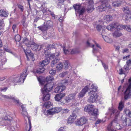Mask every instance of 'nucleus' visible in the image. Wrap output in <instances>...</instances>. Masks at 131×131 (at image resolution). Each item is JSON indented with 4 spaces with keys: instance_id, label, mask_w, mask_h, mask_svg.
I'll list each match as a JSON object with an SVG mask.
<instances>
[{
    "instance_id": "f257e3e1",
    "label": "nucleus",
    "mask_w": 131,
    "mask_h": 131,
    "mask_svg": "<svg viewBox=\"0 0 131 131\" xmlns=\"http://www.w3.org/2000/svg\"><path fill=\"white\" fill-rule=\"evenodd\" d=\"M109 110L112 113L111 114V116H112L113 114L115 115V119L108 125L107 129L108 131H116L113 129V127L117 125V119L118 115L119 113V111L113 108L112 107L109 108Z\"/></svg>"
},
{
    "instance_id": "f03ea898",
    "label": "nucleus",
    "mask_w": 131,
    "mask_h": 131,
    "mask_svg": "<svg viewBox=\"0 0 131 131\" xmlns=\"http://www.w3.org/2000/svg\"><path fill=\"white\" fill-rule=\"evenodd\" d=\"M50 62L49 59H46L42 62H40L39 64V68L37 70L36 72L39 74L43 73L45 70L44 67L45 65H48Z\"/></svg>"
},
{
    "instance_id": "7ed1b4c3",
    "label": "nucleus",
    "mask_w": 131,
    "mask_h": 131,
    "mask_svg": "<svg viewBox=\"0 0 131 131\" xmlns=\"http://www.w3.org/2000/svg\"><path fill=\"white\" fill-rule=\"evenodd\" d=\"M60 55V52L58 51L56 53L51 54L49 57L50 59H54L52 60L51 62V66L52 67H53L59 61V60L57 59L56 57H57Z\"/></svg>"
},
{
    "instance_id": "20e7f679",
    "label": "nucleus",
    "mask_w": 131,
    "mask_h": 131,
    "mask_svg": "<svg viewBox=\"0 0 131 131\" xmlns=\"http://www.w3.org/2000/svg\"><path fill=\"white\" fill-rule=\"evenodd\" d=\"M82 4H81V5L74 4L73 6L76 11L79 12L80 15H82L85 12V10H86V6H84Z\"/></svg>"
},
{
    "instance_id": "39448f33",
    "label": "nucleus",
    "mask_w": 131,
    "mask_h": 131,
    "mask_svg": "<svg viewBox=\"0 0 131 131\" xmlns=\"http://www.w3.org/2000/svg\"><path fill=\"white\" fill-rule=\"evenodd\" d=\"M124 26H125V25L123 26L122 25H119L115 23H113L110 24L107 26V28L108 30H112L116 27V29L118 30H122L123 28L125 29V28H124Z\"/></svg>"
},
{
    "instance_id": "423d86ee",
    "label": "nucleus",
    "mask_w": 131,
    "mask_h": 131,
    "mask_svg": "<svg viewBox=\"0 0 131 131\" xmlns=\"http://www.w3.org/2000/svg\"><path fill=\"white\" fill-rule=\"evenodd\" d=\"M131 79L129 80L128 84V87L126 89L124 93V98L127 99L130 98H131Z\"/></svg>"
},
{
    "instance_id": "0eeeda50",
    "label": "nucleus",
    "mask_w": 131,
    "mask_h": 131,
    "mask_svg": "<svg viewBox=\"0 0 131 131\" xmlns=\"http://www.w3.org/2000/svg\"><path fill=\"white\" fill-rule=\"evenodd\" d=\"M89 94L90 96L88 100L89 102L93 103L97 101L98 95L95 92H93V90L91 91Z\"/></svg>"
},
{
    "instance_id": "6e6552de",
    "label": "nucleus",
    "mask_w": 131,
    "mask_h": 131,
    "mask_svg": "<svg viewBox=\"0 0 131 131\" xmlns=\"http://www.w3.org/2000/svg\"><path fill=\"white\" fill-rule=\"evenodd\" d=\"M27 70V68H25L24 69L23 71V72L21 74V75L20 78L17 77L15 78L14 79V82L15 83H18L22 81L23 82V83L27 75V73L26 72Z\"/></svg>"
},
{
    "instance_id": "1a4fd4ad",
    "label": "nucleus",
    "mask_w": 131,
    "mask_h": 131,
    "mask_svg": "<svg viewBox=\"0 0 131 131\" xmlns=\"http://www.w3.org/2000/svg\"><path fill=\"white\" fill-rule=\"evenodd\" d=\"M21 114L23 115L25 118H26L28 120V122L29 123V125L28 126L27 125L26 126L25 128V129L26 130V131H30L31 126L30 121L27 112L25 110V111H22Z\"/></svg>"
},
{
    "instance_id": "9d476101",
    "label": "nucleus",
    "mask_w": 131,
    "mask_h": 131,
    "mask_svg": "<svg viewBox=\"0 0 131 131\" xmlns=\"http://www.w3.org/2000/svg\"><path fill=\"white\" fill-rule=\"evenodd\" d=\"M62 110V108L61 107H56L48 110L47 112L48 114L52 115L60 112Z\"/></svg>"
},
{
    "instance_id": "9b49d317",
    "label": "nucleus",
    "mask_w": 131,
    "mask_h": 131,
    "mask_svg": "<svg viewBox=\"0 0 131 131\" xmlns=\"http://www.w3.org/2000/svg\"><path fill=\"white\" fill-rule=\"evenodd\" d=\"M98 110L97 109L93 110L89 113L91 116V117L90 119L92 120H94L95 119L97 115Z\"/></svg>"
},
{
    "instance_id": "f8f14e48",
    "label": "nucleus",
    "mask_w": 131,
    "mask_h": 131,
    "mask_svg": "<svg viewBox=\"0 0 131 131\" xmlns=\"http://www.w3.org/2000/svg\"><path fill=\"white\" fill-rule=\"evenodd\" d=\"M23 43L25 44L27 46L29 47L32 46L35 44V42L32 40L29 41L26 38L23 39Z\"/></svg>"
},
{
    "instance_id": "ddd939ff",
    "label": "nucleus",
    "mask_w": 131,
    "mask_h": 131,
    "mask_svg": "<svg viewBox=\"0 0 131 131\" xmlns=\"http://www.w3.org/2000/svg\"><path fill=\"white\" fill-rule=\"evenodd\" d=\"M110 4H104L102 3V4L101 5L98 6L96 8V9L98 11L102 12L105 10L106 8L110 7Z\"/></svg>"
},
{
    "instance_id": "4468645a",
    "label": "nucleus",
    "mask_w": 131,
    "mask_h": 131,
    "mask_svg": "<svg viewBox=\"0 0 131 131\" xmlns=\"http://www.w3.org/2000/svg\"><path fill=\"white\" fill-rule=\"evenodd\" d=\"M42 93L43 94V101H45L48 100L50 99V94L49 92L46 90H41Z\"/></svg>"
},
{
    "instance_id": "2eb2a0df",
    "label": "nucleus",
    "mask_w": 131,
    "mask_h": 131,
    "mask_svg": "<svg viewBox=\"0 0 131 131\" xmlns=\"http://www.w3.org/2000/svg\"><path fill=\"white\" fill-rule=\"evenodd\" d=\"M77 115L75 112H73L70 115L68 120L69 123H73L76 118Z\"/></svg>"
},
{
    "instance_id": "dca6fc26",
    "label": "nucleus",
    "mask_w": 131,
    "mask_h": 131,
    "mask_svg": "<svg viewBox=\"0 0 131 131\" xmlns=\"http://www.w3.org/2000/svg\"><path fill=\"white\" fill-rule=\"evenodd\" d=\"M53 86L52 84L49 83L48 84L46 83V84L44 85L43 88L41 90H46L47 91V92H49V91L53 88Z\"/></svg>"
},
{
    "instance_id": "f3484780",
    "label": "nucleus",
    "mask_w": 131,
    "mask_h": 131,
    "mask_svg": "<svg viewBox=\"0 0 131 131\" xmlns=\"http://www.w3.org/2000/svg\"><path fill=\"white\" fill-rule=\"evenodd\" d=\"M75 95L76 94L75 93L71 94L68 95L66 97V100L67 103L69 102L71 100L74 99Z\"/></svg>"
},
{
    "instance_id": "a211bd4d",
    "label": "nucleus",
    "mask_w": 131,
    "mask_h": 131,
    "mask_svg": "<svg viewBox=\"0 0 131 131\" xmlns=\"http://www.w3.org/2000/svg\"><path fill=\"white\" fill-rule=\"evenodd\" d=\"M88 87L86 86L82 90L81 92L79 93L78 97L79 98L82 97L84 96L86 92L88 89Z\"/></svg>"
},
{
    "instance_id": "6ab92c4d",
    "label": "nucleus",
    "mask_w": 131,
    "mask_h": 131,
    "mask_svg": "<svg viewBox=\"0 0 131 131\" xmlns=\"http://www.w3.org/2000/svg\"><path fill=\"white\" fill-rule=\"evenodd\" d=\"M63 50L64 53L65 54H74L76 53V52L75 49H73L72 50L66 49L65 47H63Z\"/></svg>"
},
{
    "instance_id": "aec40b11",
    "label": "nucleus",
    "mask_w": 131,
    "mask_h": 131,
    "mask_svg": "<svg viewBox=\"0 0 131 131\" xmlns=\"http://www.w3.org/2000/svg\"><path fill=\"white\" fill-rule=\"evenodd\" d=\"M65 87L63 85L58 86L54 89V92L55 93H60L65 89Z\"/></svg>"
},
{
    "instance_id": "412c9836",
    "label": "nucleus",
    "mask_w": 131,
    "mask_h": 131,
    "mask_svg": "<svg viewBox=\"0 0 131 131\" xmlns=\"http://www.w3.org/2000/svg\"><path fill=\"white\" fill-rule=\"evenodd\" d=\"M38 80L39 81L40 83L42 85L44 84V83H47V82L49 81H52L53 80V78L52 76H48L47 77L46 79V82L45 81H40L39 79L38 78Z\"/></svg>"
},
{
    "instance_id": "4be33fe9",
    "label": "nucleus",
    "mask_w": 131,
    "mask_h": 131,
    "mask_svg": "<svg viewBox=\"0 0 131 131\" xmlns=\"http://www.w3.org/2000/svg\"><path fill=\"white\" fill-rule=\"evenodd\" d=\"M86 44L88 46H90L93 48V53H95L99 51V48H96V47H94V45H91L90 43L88 41L87 42Z\"/></svg>"
},
{
    "instance_id": "5701e85b",
    "label": "nucleus",
    "mask_w": 131,
    "mask_h": 131,
    "mask_svg": "<svg viewBox=\"0 0 131 131\" xmlns=\"http://www.w3.org/2000/svg\"><path fill=\"white\" fill-rule=\"evenodd\" d=\"M32 49L35 51H39L41 49V46H40L38 45L35 43V44L31 46Z\"/></svg>"
},
{
    "instance_id": "b1692460",
    "label": "nucleus",
    "mask_w": 131,
    "mask_h": 131,
    "mask_svg": "<svg viewBox=\"0 0 131 131\" xmlns=\"http://www.w3.org/2000/svg\"><path fill=\"white\" fill-rule=\"evenodd\" d=\"M65 94H57L55 96L54 98L56 101H60L62 97L65 96Z\"/></svg>"
},
{
    "instance_id": "393cba45",
    "label": "nucleus",
    "mask_w": 131,
    "mask_h": 131,
    "mask_svg": "<svg viewBox=\"0 0 131 131\" xmlns=\"http://www.w3.org/2000/svg\"><path fill=\"white\" fill-rule=\"evenodd\" d=\"M93 105H92L86 106L84 108V111L89 113L90 112V111H91L93 110Z\"/></svg>"
},
{
    "instance_id": "a878e982",
    "label": "nucleus",
    "mask_w": 131,
    "mask_h": 131,
    "mask_svg": "<svg viewBox=\"0 0 131 131\" xmlns=\"http://www.w3.org/2000/svg\"><path fill=\"white\" fill-rule=\"evenodd\" d=\"M112 3V5L114 7H117L121 5L122 1H117L115 0Z\"/></svg>"
},
{
    "instance_id": "bb28decb",
    "label": "nucleus",
    "mask_w": 131,
    "mask_h": 131,
    "mask_svg": "<svg viewBox=\"0 0 131 131\" xmlns=\"http://www.w3.org/2000/svg\"><path fill=\"white\" fill-rule=\"evenodd\" d=\"M89 3H88V4H89L90 5L88 6V8H85V9L87 10L88 12L93 10V7L92 5L93 3V0H90L89 1Z\"/></svg>"
},
{
    "instance_id": "cd10ccee",
    "label": "nucleus",
    "mask_w": 131,
    "mask_h": 131,
    "mask_svg": "<svg viewBox=\"0 0 131 131\" xmlns=\"http://www.w3.org/2000/svg\"><path fill=\"white\" fill-rule=\"evenodd\" d=\"M122 35V33L119 31H115L113 34V36L115 38H117L120 37Z\"/></svg>"
},
{
    "instance_id": "c85d7f7f",
    "label": "nucleus",
    "mask_w": 131,
    "mask_h": 131,
    "mask_svg": "<svg viewBox=\"0 0 131 131\" xmlns=\"http://www.w3.org/2000/svg\"><path fill=\"white\" fill-rule=\"evenodd\" d=\"M8 13L3 9L0 10V15L3 17H6L8 15Z\"/></svg>"
},
{
    "instance_id": "c756f323",
    "label": "nucleus",
    "mask_w": 131,
    "mask_h": 131,
    "mask_svg": "<svg viewBox=\"0 0 131 131\" xmlns=\"http://www.w3.org/2000/svg\"><path fill=\"white\" fill-rule=\"evenodd\" d=\"M131 18V13H125L123 16V19L125 20H128Z\"/></svg>"
},
{
    "instance_id": "7c9ffc66",
    "label": "nucleus",
    "mask_w": 131,
    "mask_h": 131,
    "mask_svg": "<svg viewBox=\"0 0 131 131\" xmlns=\"http://www.w3.org/2000/svg\"><path fill=\"white\" fill-rule=\"evenodd\" d=\"M123 123L126 125H131V120L129 118H125L123 121Z\"/></svg>"
},
{
    "instance_id": "2f4dec72",
    "label": "nucleus",
    "mask_w": 131,
    "mask_h": 131,
    "mask_svg": "<svg viewBox=\"0 0 131 131\" xmlns=\"http://www.w3.org/2000/svg\"><path fill=\"white\" fill-rule=\"evenodd\" d=\"M38 28L41 30L43 31L47 30L48 29L47 26L45 24L42 26H39L38 27Z\"/></svg>"
},
{
    "instance_id": "473e14b6",
    "label": "nucleus",
    "mask_w": 131,
    "mask_h": 131,
    "mask_svg": "<svg viewBox=\"0 0 131 131\" xmlns=\"http://www.w3.org/2000/svg\"><path fill=\"white\" fill-rule=\"evenodd\" d=\"M2 96L3 97L5 98L8 99H12L14 102L17 103H19V101L18 100H16L15 99H14L13 97H12L11 96L5 95H3Z\"/></svg>"
},
{
    "instance_id": "72a5a7b5",
    "label": "nucleus",
    "mask_w": 131,
    "mask_h": 131,
    "mask_svg": "<svg viewBox=\"0 0 131 131\" xmlns=\"http://www.w3.org/2000/svg\"><path fill=\"white\" fill-rule=\"evenodd\" d=\"M102 36L104 40L106 42L109 43H111L112 42V40L111 38H109L106 36H103V35Z\"/></svg>"
},
{
    "instance_id": "f704fd0d",
    "label": "nucleus",
    "mask_w": 131,
    "mask_h": 131,
    "mask_svg": "<svg viewBox=\"0 0 131 131\" xmlns=\"http://www.w3.org/2000/svg\"><path fill=\"white\" fill-rule=\"evenodd\" d=\"M75 125L77 126H81L83 124L81 118L78 119L75 122Z\"/></svg>"
},
{
    "instance_id": "c9c22d12",
    "label": "nucleus",
    "mask_w": 131,
    "mask_h": 131,
    "mask_svg": "<svg viewBox=\"0 0 131 131\" xmlns=\"http://www.w3.org/2000/svg\"><path fill=\"white\" fill-rule=\"evenodd\" d=\"M63 64L61 62H60L57 64L56 67V69L58 71H59L62 69L63 68Z\"/></svg>"
},
{
    "instance_id": "e433bc0d",
    "label": "nucleus",
    "mask_w": 131,
    "mask_h": 131,
    "mask_svg": "<svg viewBox=\"0 0 131 131\" xmlns=\"http://www.w3.org/2000/svg\"><path fill=\"white\" fill-rule=\"evenodd\" d=\"M123 10L125 13L131 14V11L129 10V8L127 7H124L123 9Z\"/></svg>"
},
{
    "instance_id": "4c0bfd02",
    "label": "nucleus",
    "mask_w": 131,
    "mask_h": 131,
    "mask_svg": "<svg viewBox=\"0 0 131 131\" xmlns=\"http://www.w3.org/2000/svg\"><path fill=\"white\" fill-rule=\"evenodd\" d=\"M105 20L106 21H109L112 20V17L110 15H107L105 17Z\"/></svg>"
},
{
    "instance_id": "58836bf2",
    "label": "nucleus",
    "mask_w": 131,
    "mask_h": 131,
    "mask_svg": "<svg viewBox=\"0 0 131 131\" xmlns=\"http://www.w3.org/2000/svg\"><path fill=\"white\" fill-rule=\"evenodd\" d=\"M89 88L90 89H92V90L91 91L93 90V92H95L97 90V87L94 86L93 84H92L91 86H90Z\"/></svg>"
},
{
    "instance_id": "ea45409f",
    "label": "nucleus",
    "mask_w": 131,
    "mask_h": 131,
    "mask_svg": "<svg viewBox=\"0 0 131 131\" xmlns=\"http://www.w3.org/2000/svg\"><path fill=\"white\" fill-rule=\"evenodd\" d=\"M51 105V103L50 102H45L43 105L44 107L46 108H48Z\"/></svg>"
},
{
    "instance_id": "a19ab883",
    "label": "nucleus",
    "mask_w": 131,
    "mask_h": 131,
    "mask_svg": "<svg viewBox=\"0 0 131 131\" xmlns=\"http://www.w3.org/2000/svg\"><path fill=\"white\" fill-rule=\"evenodd\" d=\"M50 48H48L47 47H46V49H45L44 50V53L45 54V55L49 56V57L50 56V55L51 54H50V53L49 51H48V50H50Z\"/></svg>"
},
{
    "instance_id": "79ce46f5",
    "label": "nucleus",
    "mask_w": 131,
    "mask_h": 131,
    "mask_svg": "<svg viewBox=\"0 0 131 131\" xmlns=\"http://www.w3.org/2000/svg\"><path fill=\"white\" fill-rule=\"evenodd\" d=\"M7 59L4 57H2L0 60V63L2 64L3 65L5 63L7 62Z\"/></svg>"
},
{
    "instance_id": "37998d69",
    "label": "nucleus",
    "mask_w": 131,
    "mask_h": 131,
    "mask_svg": "<svg viewBox=\"0 0 131 131\" xmlns=\"http://www.w3.org/2000/svg\"><path fill=\"white\" fill-rule=\"evenodd\" d=\"M24 50L27 58V60H28V56L31 53V52L30 50L28 49H26L25 50V49H24Z\"/></svg>"
},
{
    "instance_id": "c03bdc74",
    "label": "nucleus",
    "mask_w": 131,
    "mask_h": 131,
    "mask_svg": "<svg viewBox=\"0 0 131 131\" xmlns=\"http://www.w3.org/2000/svg\"><path fill=\"white\" fill-rule=\"evenodd\" d=\"M125 29L129 32H131V25H125L124 26Z\"/></svg>"
},
{
    "instance_id": "a18cd8bd",
    "label": "nucleus",
    "mask_w": 131,
    "mask_h": 131,
    "mask_svg": "<svg viewBox=\"0 0 131 131\" xmlns=\"http://www.w3.org/2000/svg\"><path fill=\"white\" fill-rule=\"evenodd\" d=\"M57 44H54L52 45H47L46 46L48 48H50H50H56V46H57Z\"/></svg>"
},
{
    "instance_id": "49530a36",
    "label": "nucleus",
    "mask_w": 131,
    "mask_h": 131,
    "mask_svg": "<svg viewBox=\"0 0 131 131\" xmlns=\"http://www.w3.org/2000/svg\"><path fill=\"white\" fill-rule=\"evenodd\" d=\"M115 0H102V3L105 4H109L108 3L109 2H112L114 1Z\"/></svg>"
},
{
    "instance_id": "de8ad7c7",
    "label": "nucleus",
    "mask_w": 131,
    "mask_h": 131,
    "mask_svg": "<svg viewBox=\"0 0 131 131\" xmlns=\"http://www.w3.org/2000/svg\"><path fill=\"white\" fill-rule=\"evenodd\" d=\"M45 24L47 26L48 28H49L50 27L52 26V23L50 20H48L47 21L46 23Z\"/></svg>"
},
{
    "instance_id": "09e8293b",
    "label": "nucleus",
    "mask_w": 131,
    "mask_h": 131,
    "mask_svg": "<svg viewBox=\"0 0 131 131\" xmlns=\"http://www.w3.org/2000/svg\"><path fill=\"white\" fill-rule=\"evenodd\" d=\"M68 74V72L67 71L63 72L62 73L60 74L59 76L61 77H63L67 75Z\"/></svg>"
},
{
    "instance_id": "8fccbe9b",
    "label": "nucleus",
    "mask_w": 131,
    "mask_h": 131,
    "mask_svg": "<svg viewBox=\"0 0 131 131\" xmlns=\"http://www.w3.org/2000/svg\"><path fill=\"white\" fill-rule=\"evenodd\" d=\"M124 107V104L122 102H120L118 108L119 110L121 111Z\"/></svg>"
},
{
    "instance_id": "3c124183",
    "label": "nucleus",
    "mask_w": 131,
    "mask_h": 131,
    "mask_svg": "<svg viewBox=\"0 0 131 131\" xmlns=\"http://www.w3.org/2000/svg\"><path fill=\"white\" fill-rule=\"evenodd\" d=\"M21 39L20 36L19 35H17L15 36V39L16 41H19Z\"/></svg>"
},
{
    "instance_id": "603ef678",
    "label": "nucleus",
    "mask_w": 131,
    "mask_h": 131,
    "mask_svg": "<svg viewBox=\"0 0 131 131\" xmlns=\"http://www.w3.org/2000/svg\"><path fill=\"white\" fill-rule=\"evenodd\" d=\"M81 119L83 125L86 123L88 120L85 117H82L81 118Z\"/></svg>"
},
{
    "instance_id": "864d4df0",
    "label": "nucleus",
    "mask_w": 131,
    "mask_h": 131,
    "mask_svg": "<svg viewBox=\"0 0 131 131\" xmlns=\"http://www.w3.org/2000/svg\"><path fill=\"white\" fill-rule=\"evenodd\" d=\"M69 65L70 64L67 61H65L64 63V67L65 69H67Z\"/></svg>"
},
{
    "instance_id": "5fc2aeb1",
    "label": "nucleus",
    "mask_w": 131,
    "mask_h": 131,
    "mask_svg": "<svg viewBox=\"0 0 131 131\" xmlns=\"http://www.w3.org/2000/svg\"><path fill=\"white\" fill-rule=\"evenodd\" d=\"M12 29L14 32H17V29L16 27V25L15 24L14 25L12 26Z\"/></svg>"
},
{
    "instance_id": "6e6d98bb",
    "label": "nucleus",
    "mask_w": 131,
    "mask_h": 131,
    "mask_svg": "<svg viewBox=\"0 0 131 131\" xmlns=\"http://www.w3.org/2000/svg\"><path fill=\"white\" fill-rule=\"evenodd\" d=\"M56 70L53 69L50 70L49 71L50 74L52 75H54L56 73Z\"/></svg>"
},
{
    "instance_id": "4d7b16f0",
    "label": "nucleus",
    "mask_w": 131,
    "mask_h": 131,
    "mask_svg": "<svg viewBox=\"0 0 131 131\" xmlns=\"http://www.w3.org/2000/svg\"><path fill=\"white\" fill-rule=\"evenodd\" d=\"M131 111L128 109H125L124 112L126 114V115L128 116Z\"/></svg>"
},
{
    "instance_id": "13d9d810",
    "label": "nucleus",
    "mask_w": 131,
    "mask_h": 131,
    "mask_svg": "<svg viewBox=\"0 0 131 131\" xmlns=\"http://www.w3.org/2000/svg\"><path fill=\"white\" fill-rule=\"evenodd\" d=\"M102 28V27L100 25H97L96 27V29L99 31H100V30H101V29Z\"/></svg>"
},
{
    "instance_id": "bf43d9fd",
    "label": "nucleus",
    "mask_w": 131,
    "mask_h": 131,
    "mask_svg": "<svg viewBox=\"0 0 131 131\" xmlns=\"http://www.w3.org/2000/svg\"><path fill=\"white\" fill-rule=\"evenodd\" d=\"M28 56L30 57L32 61L35 60V59L34 58V54L32 53H31L30 54H29Z\"/></svg>"
},
{
    "instance_id": "052dcab7",
    "label": "nucleus",
    "mask_w": 131,
    "mask_h": 131,
    "mask_svg": "<svg viewBox=\"0 0 131 131\" xmlns=\"http://www.w3.org/2000/svg\"><path fill=\"white\" fill-rule=\"evenodd\" d=\"M126 64L128 67L131 64V60L129 59L126 62Z\"/></svg>"
},
{
    "instance_id": "680f3d73",
    "label": "nucleus",
    "mask_w": 131,
    "mask_h": 131,
    "mask_svg": "<svg viewBox=\"0 0 131 131\" xmlns=\"http://www.w3.org/2000/svg\"><path fill=\"white\" fill-rule=\"evenodd\" d=\"M18 7L21 12H23V11L24 7L22 6L21 5H19L18 6Z\"/></svg>"
},
{
    "instance_id": "e2e57ef3",
    "label": "nucleus",
    "mask_w": 131,
    "mask_h": 131,
    "mask_svg": "<svg viewBox=\"0 0 131 131\" xmlns=\"http://www.w3.org/2000/svg\"><path fill=\"white\" fill-rule=\"evenodd\" d=\"M50 12V14L52 16L53 18L54 19H55V15L52 12H51L50 11H49Z\"/></svg>"
},
{
    "instance_id": "0e129e2a",
    "label": "nucleus",
    "mask_w": 131,
    "mask_h": 131,
    "mask_svg": "<svg viewBox=\"0 0 131 131\" xmlns=\"http://www.w3.org/2000/svg\"><path fill=\"white\" fill-rule=\"evenodd\" d=\"M21 23L24 27L26 28L27 27V24L25 23V22H21Z\"/></svg>"
},
{
    "instance_id": "69168bd1",
    "label": "nucleus",
    "mask_w": 131,
    "mask_h": 131,
    "mask_svg": "<svg viewBox=\"0 0 131 131\" xmlns=\"http://www.w3.org/2000/svg\"><path fill=\"white\" fill-rule=\"evenodd\" d=\"M69 111V110L68 109H64L63 110V113H67Z\"/></svg>"
},
{
    "instance_id": "338daca9",
    "label": "nucleus",
    "mask_w": 131,
    "mask_h": 131,
    "mask_svg": "<svg viewBox=\"0 0 131 131\" xmlns=\"http://www.w3.org/2000/svg\"><path fill=\"white\" fill-rule=\"evenodd\" d=\"M128 51V49L127 48H125L123 50V52L124 53L125 52H127Z\"/></svg>"
},
{
    "instance_id": "774afa93",
    "label": "nucleus",
    "mask_w": 131,
    "mask_h": 131,
    "mask_svg": "<svg viewBox=\"0 0 131 131\" xmlns=\"http://www.w3.org/2000/svg\"><path fill=\"white\" fill-rule=\"evenodd\" d=\"M119 71L120 72L119 73V74H122L124 73V71L122 69H120Z\"/></svg>"
}]
</instances>
